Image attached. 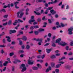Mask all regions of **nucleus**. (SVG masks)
<instances>
[{
	"instance_id": "47",
	"label": "nucleus",
	"mask_w": 73,
	"mask_h": 73,
	"mask_svg": "<svg viewBox=\"0 0 73 73\" xmlns=\"http://www.w3.org/2000/svg\"><path fill=\"white\" fill-rule=\"evenodd\" d=\"M7 24L8 22H7L3 24V25L4 26H6V25H7Z\"/></svg>"
},
{
	"instance_id": "60",
	"label": "nucleus",
	"mask_w": 73,
	"mask_h": 73,
	"mask_svg": "<svg viewBox=\"0 0 73 73\" xmlns=\"http://www.w3.org/2000/svg\"><path fill=\"white\" fill-rule=\"evenodd\" d=\"M60 55V54L57 53L56 54V56H59Z\"/></svg>"
},
{
	"instance_id": "48",
	"label": "nucleus",
	"mask_w": 73,
	"mask_h": 73,
	"mask_svg": "<svg viewBox=\"0 0 73 73\" xmlns=\"http://www.w3.org/2000/svg\"><path fill=\"white\" fill-rule=\"evenodd\" d=\"M70 46H73V41H72L70 42Z\"/></svg>"
},
{
	"instance_id": "37",
	"label": "nucleus",
	"mask_w": 73,
	"mask_h": 73,
	"mask_svg": "<svg viewBox=\"0 0 73 73\" xmlns=\"http://www.w3.org/2000/svg\"><path fill=\"white\" fill-rule=\"evenodd\" d=\"M50 44V43H47L46 44H44V46H48V45H49V44Z\"/></svg>"
},
{
	"instance_id": "43",
	"label": "nucleus",
	"mask_w": 73,
	"mask_h": 73,
	"mask_svg": "<svg viewBox=\"0 0 73 73\" xmlns=\"http://www.w3.org/2000/svg\"><path fill=\"white\" fill-rule=\"evenodd\" d=\"M51 58H56V56L55 55H52L51 56Z\"/></svg>"
},
{
	"instance_id": "62",
	"label": "nucleus",
	"mask_w": 73,
	"mask_h": 73,
	"mask_svg": "<svg viewBox=\"0 0 73 73\" xmlns=\"http://www.w3.org/2000/svg\"><path fill=\"white\" fill-rule=\"evenodd\" d=\"M53 4V1H52L51 2H49L48 3V4L49 5H50V4Z\"/></svg>"
},
{
	"instance_id": "17",
	"label": "nucleus",
	"mask_w": 73,
	"mask_h": 73,
	"mask_svg": "<svg viewBox=\"0 0 73 73\" xmlns=\"http://www.w3.org/2000/svg\"><path fill=\"white\" fill-rule=\"evenodd\" d=\"M61 66V64H58L57 65H56V68H59L60 66Z\"/></svg>"
},
{
	"instance_id": "9",
	"label": "nucleus",
	"mask_w": 73,
	"mask_h": 73,
	"mask_svg": "<svg viewBox=\"0 0 73 73\" xmlns=\"http://www.w3.org/2000/svg\"><path fill=\"white\" fill-rule=\"evenodd\" d=\"M13 62L14 64H17V62H21V61L19 60H18L17 59L16 60V61H13Z\"/></svg>"
},
{
	"instance_id": "24",
	"label": "nucleus",
	"mask_w": 73,
	"mask_h": 73,
	"mask_svg": "<svg viewBox=\"0 0 73 73\" xmlns=\"http://www.w3.org/2000/svg\"><path fill=\"white\" fill-rule=\"evenodd\" d=\"M12 72H14L15 70V66H13L12 67Z\"/></svg>"
},
{
	"instance_id": "18",
	"label": "nucleus",
	"mask_w": 73,
	"mask_h": 73,
	"mask_svg": "<svg viewBox=\"0 0 73 73\" xmlns=\"http://www.w3.org/2000/svg\"><path fill=\"white\" fill-rule=\"evenodd\" d=\"M17 23H19V22L17 21V20H15V22L13 24V25H17Z\"/></svg>"
},
{
	"instance_id": "51",
	"label": "nucleus",
	"mask_w": 73,
	"mask_h": 73,
	"mask_svg": "<svg viewBox=\"0 0 73 73\" xmlns=\"http://www.w3.org/2000/svg\"><path fill=\"white\" fill-rule=\"evenodd\" d=\"M66 50H69V46H67L66 47Z\"/></svg>"
},
{
	"instance_id": "14",
	"label": "nucleus",
	"mask_w": 73,
	"mask_h": 73,
	"mask_svg": "<svg viewBox=\"0 0 73 73\" xmlns=\"http://www.w3.org/2000/svg\"><path fill=\"white\" fill-rule=\"evenodd\" d=\"M61 40V38H59L57 39V40H56V43H59V42H60Z\"/></svg>"
},
{
	"instance_id": "3",
	"label": "nucleus",
	"mask_w": 73,
	"mask_h": 73,
	"mask_svg": "<svg viewBox=\"0 0 73 73\" xmlns=\"http://www.w3.org/2000/svg\"><path fill=\"white\" fill-rule=\"evenodd\" d=\"M21 66L23 67V68L21 70V72H24V71H26V70H27V68L25 67V64H22Z\"/></svg>"
},
{
	"instance_id": "30",
	"label": "nucleus",
	"mask_w": 73,
	"mask_h": 73,
	"mask_svg": "<svg viewBox=\"0 0 73 73\" xmlns=\"http://www.w3.org/2000/svg\"><path fill=\"white\" fill-rule=\"evenodd\" d=\"M55 72L56 73H59L60 71L59 70V69H56L55 70Z\"/></svg>"
},
{
	"instance_id": "23",
	"label": "nucleus",
	"mask_w": 73,
	"mask_h": 73,
	"mask_svg": "<svg viewBox=\"0 0 73 73\" xmlns=\"http://www.w3.org/2000/svg\"><path fill=\"white\" fill-rule=\"evenodd\" d=\"M51 65L52 68H54V65H55V63L54 62H52L51 63Z\"/></svg>"
},
{
	"instance_id": "10",
	"label": "nucleus",
	"mask_w": 73,
	"mask_h": 73,
	"mask_svg": "<svg viewBox=\"0 0 73 73\" xmlns=\"http://www.w3.org/2000/svg\"><path fill=\"white\" fill-rule=\"evenodd\" d=\"M12 21L11 20H9L7 23V24L9 25H12Z\"/></svg>"
},
{
	"instance_id": "64",
	"label": "nucleus",
	"mask_w": 73,
	"mask_h": 73,
	"mask_svg": "<svg viewBox=\"0 0 73 73\" xmlns=\"http://www.w3.org/2000/svg\"><path fill=\"white\" fill-rule=\"evenodd\" d=\"M14 54L13 53H11L10 54V56H13V55H14Z\"/></svg>"
},
{
	"instance_id": "53",
	"label": "nucleus",
	"mask_w": 73,
	"mask_h": 73,
	"mask_svg": "<svg viewBox=\"0 0 73 73\" xmlns=\"http://www.w3.org/2000/svg\"><path fill=\"white\" fill-rule=\"evenodd\" d=\"M15 44H16V42L14 41L12 42L11 43V44L12 45H15Z\"/></svg>"
},
{
	"instance_id": "38",
	"label": "nucleus",
	"mask_w": 73,
	"mask_h": 73,
	"mask_svg": "<svg viewBox=\"0 0 73 73\" xmlns=\"http://www.w3.org/2000/svg\"><path fill=\"white\" fill-rule=\"evenodd\" d=\"M48 22L49 24H51V23H52V21H51V20L50 19H48Z\"/></svg>"
},
{
	"instance_id": "22",
	"label": "nucleus",
	"mask_w": 73,
	"mask_h": 73,
	"mask_svg": "<svg viewBox=\"0 0 73 73\" xmlns=\"http://www.w3.org/2000/svg\"><path fill=\"white\" fill-rule=\"evenodd\" d=\"M3 66V62L2 61H0V68H2Z\"/></svg>"
},
{
	"instance_id": "57",
	"label": "nucleus",
	"mask_w": 73,
	"mask_h": 73,
	"mask_svg": "<svg viewBox=\"0 0 73 73\" xmlns=\"http://www.w3.org/2000/svg\"><path fill=\"white\" fill-rule=\"evenodd\" d=\"M58 63H60V64H64L65 62L63 61H60V62H58Z\"/></svg>"
},
{
	"instance_id": "32",
	"label": "nucleus",
	"mask_w": 73,
	"mask_h": 73,
	"mask_svg": "<svg viewBox=\"0 0 73 73\" xmlns=\"http://www.w3.org/2000/svg\"><path fill=\"white\" fill-rule=\"evenodd\" d=\"M46 19H45V16H43V17L42 18V20L44 21V20H46Z\"/></svg>"
},
{
	"instance_id": "16",
	"label": "nucleus",
	"mask_w": 73,
	"mask_h": 73,
	"mask_svg": "<svg viewBox=\"0 0 73 73\" xmlns=\"http://www.w3.org/2000/svg\"><path fill=\"white\" fill-rule=\"evenodd\" d=\"M22 39L24 41H27V38L26 36H24L23 37Z\"/></svg>"
},
{
	"instance_id": "21",
	"label": "nucleus",
	"mask_w": 73,
	"mask_h": 73,
	"mask_svg": "<svg viewBox=\"0 0 73 73\" xmlns=\"http://www.w3.org/2000/svg\"><path fill=\"white\" fill-rule=\"evenodd\" d=\"M10 32H11L12 33H16V31L15 30H10Z\"/></svg>"
},
{
	"instance_id": "46",
	"label": "nucleus",
	"mask_w": 73,
	"mask_h": 73,
	"mask_svg": "<svg viewBox=\"0 0 73 73\" xmlns=\"http://www.w3.org/2000/svg\"><path fill=\"white\" fill-rule=\"evenodd\" d=\"M34 26H31L30 28V29L31 30H33L34 29Z\"/></svg>"
},
{
	"instance_id": "26",
	"label": "nucleus",
	"mask_w": 73,
	"mask_h": 73,
	"mask_svg": "<svg viewBox=\"0 0 73 73\" xmlns=\"http://www.w3.org/2000/svg\"><path fill=\"white\" fill-rule=\"evenodd\" d=\"M72 54H73V53L72 52H70L68 54V56H72Z\"/></svg>"
},
{
	"instance_id": "40",
	"label": "nucleus",
	"mask_w": 73,
	"mask_h": 73,
	"mask_svg": "<svg viewBox=\"0 0 73 73\" xmlns=\"http://www.w3.org/2000/svg\"><path fill=\"white\" fill-rule=\"evenodd\" d=\"M18 23H23V21H22L20 19H18Z\"/></svg>"
},
{
	"instance_id": "54",
	"label": "nucleus",
	"mask_w": 73,
	"mask_h": 73,
	"mask_svg": "<svg viewBox=\"0 0 73 73\" xmlns=\"http://www.w3.org/2000/svg\"><path fill=\"white\" fill-rule=\"evenodd\" d=\"M23 32L22 31H20L19 32V34H20V35H23Z\"/></svg>"
},
{
	"instance_id": "52",
	"label": "nucleus",
	"mask_w": 73,
	"mask_h": 73,
	"mask_svg": "<svg viewBox=\"0 0 73 73\" xmlns=\"http://www.w3.org/2000/svg\"><path fill=\"white\" fill-rule=\"evenodd\" d=\"M44 6L46 7H48V4L45 3L44 4Z\"/></svg>"
},
{
	"instance_id": "20",
	"label": "nucleus",
	"mask_w": 73,
	"mask_h": 73,
	"mask_svg": "<svg viewBox=\"0 0 73 73\" xmlns=\"http://www.w3.org/2000/svg\"><path fill=\"white\" fill-rule=\"evenodd\" d=\"M36 65L38 68H40V69L42 68V66H41V65H40V64H37Z\"/></svg>"
},
{
	"instance_id": "15",
	"label": "nucleus",
	"mask_w": 73,
	"mask_h": 73,
	"mask_svg": "<svg viewBox=\"0 0 73 73\" xmlns=\"http://www.w3.org/2000/svg\"><path fill=\"white\" fill-rule=\"evenodd\" d=\"M3 12L4 13H5L6 12V11H5V10L4 9H2L0 10V12L1 13Z\"/></svg>"
},
{
	"instance_id": "36",
	"label": "nucleus",
	"mask_w": 73,
	"mask_h": 73,
	"mask_svg": "<svg viewBox=\"0 0 73 73\" xmlns=\"http://www.w3.org/2000/svg\"><path fill=\"white\" fill-rule=\"evenodd\" d=\"M24 15V13L22 12L20 14V17L21 18Z\"/></svg>"
},
{
	"instance_id": "34",
	"label": "nucleus",
	"mask_w": 73,
	"mask_h": 73,
	"mask_svg": "<svg viewBox=\"0 0 73 73\" xmlns=\"http://www.w3.org/2000/svg\"><path fill=\"white\" fill-rule=\"evenodd\" d=\"M53 9V7H48V9L47 8V9H48V11L49 10H50L51 9Z\"/></svg>"
},
{
	"instance_id": "27",
	"label": "nucleus",
	"mask_w": 73,
	"mask_h": 73,
	"mask_svg": "<svg viewBox=\"0 0 73 73\" xmlns=\"http://www.w3.org/2000/svg\"><path fill=\"white\" fill-rule=\"evenodd\" d=\"M34 28L35 29H37L38 28H39V27H38V26L37 25L34 26Z\"/></svg>"
},
{
	"instance_id": "55",
	"label": "nucleus",
	"mask_w": 73,
	"mask_h": 73,
	"mask_svg": "<svg viewBox=\"0 0 73 73\" xmlns=\"http://www.w3.org/2000/svg\"><path fill=\"white\" fill-rule=\"evenodd\" d=\"M45 55H43L42 56H41V57H42V59H44V57H45Z\"/></svg>"
},
{
	"instance_id": "1",
	"label": "nucleus",
	"mask_w": 73,
	"mask_h": 73,
	"mask_svg": "<svg viewBox=\"0 0 73 73\" xmlns=\"http://www.w3.org/2000/svg\"><path fill=\"white\" fill-rule=\"evenodd\" d=\"M50 12L51 13L48 14V16H52V15H54L56 14V11H54V10L53 9L51 10H50Z\"/></svg>"
},
{
	"instance_id": "45",
	"label": "nucleus",
	"mask_w": 73,
	"mask_h": 73,
	"mask_svg": "<svg viewBox=\"0 0 73 73\" xmlns=\"http://www.w3.org/2000/svg\"><path fill=\"white\" fill-rule=\"evenodd\" d=\"M19 44L21 45H23V42L21 40H19Z\"/></svg>"
},
{
	"instance_id": "5",
	"label": "nucleus",
	"mask_w": 73,
	"mask_h": 73,
	"mask_svg": "<svg viewBox=\"0 0 73 73\" xmlns=\"http://www.w3.org/2000/svg\"><path fill=\"white\" fill-rule=\"evenodd\" d=\"M52 70V68H51V67L49 66L48 67V68H47L45 72L46 73H48L49 72V70Z\"/></svg>"
},
{
	"instance_id": "7",
	"label": "nucleus",
	"mask_w": 73,
	"mask_h": 73,
	"mask_svg": "<svg viewBox=\"0 0 73 73\" xmlns=\"http://www.w3.org/2000/svg\"><path fill=\"white\" fill-rule=\"evenodd\" d=\"M28 63L29 65H33V62H31V60L29 59L28 60Z\"/></svg>"
},
{
	"instance_id": "11",
	"label": "nucleus",
	"mask_w": 73,
	"mask_h": 73,
	"mask_svg": "<svg viewBox=\"0 0 73 73\" xmlns=\"http://www.w3.org/2000/svg\"><path fill=\"white\" fill-rule=\"evenodd\" d=\"M42 40H43V39L42 38H38L37 40V41H39L40 42H42Z\"/></svg>"
},
{
	"instance_id": "25",
	"label": "nucleus",
	"mask_w": 73,
	"mask_h": 73,
	"mask_svg": "<svg viewBox=\"0 0 73 73\" xmlns=\"http://www.w3.org/2000/svg\"><path fill=\"white\" fill-rule=\"evenodd\" d=\"M32 68L33 70H37L38 69V68L36 67H33Z\"/></svg>"
},
{
	"instance_id": "44",
	"label": "nucleus",
	"mask_w": 73,
	"mask_h": 73,
	"mask_svg": "<svg viewBox=\"0 0 73 73\" xmlns=\"http://www.w3.org/2000/svg\"><path fill=\"white\" fill-rule=\"evenodd\" d=\"M30 48V46H29V45H27L26 46V48L27 49H29V48Z\"/></svg>"
},
{
	"instance_id": "61",
	"label": "nucleus",
	"mask_w": 73,
	"mask_h": 73,
	"mask_svg": "<svg viewBox=\"0 0 73 73\" xmlns=\"http://www.w3.org/2000/svg\"><path fill=\"white\" fill-rule=\"evenodd\" d=\"M2 41L3 43H5V39H3L2 40Z\"/></svg>"
},
{
	"instance_id": "33",
	"label": "nucleus",
	"mask_w": 73,
	"mask_h": 73,
	"mask_svg": "<svg viewBox=\"0 0 73 73\" xmlns=\"http://www.w3.org/2000/svg\"><path fill=\"white\" fill-rule=\"evenodd\" d=\"M34 33L35 35H38V32L36 31H35Z\"/></svg>"
},
{
	"instance_id": "35",
	"label": "nucleus",
	"mask_w": 73,
	"mask_h": 73,
	"mask_svg": "<svg viewBox=\"0 0 73 73\" xmlns=\"http://www.w3.org/2000/svg\"><path fill=\"white\" fill-rule=\"evenodd\" d=\"M37 21L38 22H40V21H41V18H38Z\"/></svg>"
},
{
	"instance_id": "2",
	"label": "nucleus",
	"mask_w": 73,
	"mask_h": 73,
	"mask_svg": "<svg viewBox=\"0 0 73 73\" xmlns=\"http://www.w3.org/2000/svg\"><path fill=\"white\" fill-rule=\"evenodd\" d=\"M35 21H36L35 19L29 20V23L30 24H32V23H33V22H34L33 23V25H36L37 24V22Z\"/></svg>"
},
{
	"instance_id": "6",
	"label": "nucleus",
	"mask_w": 73,
	"mask_h": 73,
	"mask_svg": "<svg viewBox=\"0 0 73 73\" xmlns=\"http://www.w3.org/2000/svg\"><path fill=\"white\" fill-rule=\"evenodd\" d=\"M53 50V48H51V49H49L48 48L46 49V52L48 53H49L52 50Z\"/></svg>"
},
{
	"instance_id": "59",
	"label": "nucleus",
	"mask_w": 73,
	"mask_h": 73,
	"mask_svg": "<svg viewBox=\"0 0 73 73\" xmlns=\"http://www.w3.org/2000/svg\"><path fill=\"white\" fill-rule=\"evenodd\" d=\"M69 5H67V6L66 7V9H69Z\"/></svg>"
},
{
	"instance_id": "31",
	"label": "nucleus",
	"mask_w": 73,
	"mask_h": 73,
	"mask_svg": "<svg viewBox=\"0 0 73 73\" xmlns=\"http://www.w3.org/2000/svg\"><path fill=\"white\" fill-rule=\"evenodd\" d=\"M43 31H44V29H39V32H42Z\"/></svg>"
},
{
	"instance_id": "63",
	"label": "nucleus",
	"mask_w": 73,
	"mask_h": 73,
	"mask_svg": "<svg viewBox=\"0 0 73 73\" xmlns=\"http://www.w3.org/2000/svg\"><path fill=\"white\" fill-rule=\"evenodd\" d=\"M19 53H23L24 52V51L23 50H20L19 51Z\"/></svg>"
},
{
	"instance_id": "56",
	"label": "nucleus",
	"mask_w": 73,
	"mask_h": 73,
	"mask_svg": "<svg viewBox=\"0 0 73 73\" xmlns=\"http://www.w3.org/2000/svg\"><path fill=\"white\" fill-rule=\"evenodd\" d=\"M60 24L61 25V26L62 27H64L65 26V25L62 23H61Z\"/></svg>"
},
{
	"instance_id": "4",
	"label": "nucleus",
	"mask_w": 73,
	"mask_h": 73,
	"mask_svg": "<svg viewBox=\"0 0 73 73\" xmlns=\"http://www.w3.org/2000/svg\"><path fill=\"white\" fill-rule=\"evenodd\" d=\"M73 31V27H71L70 28H69L68 29V31L69 32V35H72L73 34V32L72 31Z\"/></svg>"
},
{
	"instance_id": "28",
	"label": "nucleus",
	"mask_w": 73,
	"mask_h": 73,
	"mask_svg": "<svg viewBox=\"0 0 73 73\" xmlns=\"http://www.w3.org/2000/svg\"><path fill=\"white\" fill-rule=\"evenodd\" d=\"M64 59H65V57L63 56L61 58L59 59V60L61 61V60H64Z\"/></svg>"
},
{
	"instance_id": "39",
	"label": "nucleus",
	"mask_w": 73,
	"mask_h": 73,
	"mask_svg": "<svg viewBox=\"0 0 73 73\" xmlns=\"http://www.w3.org/2000/svg\"><path fill=\"white\" fill-rule=\"evenodd\" d=\"M5 46H6L5 45H0V48H5Z\"/></svg>"
},
{
	"instance_id": "49",
	"label": "nucleus",
	"mask_w": 73,
	"mask_h": 73,
	"mask_svg": "<svg viewBox=\"0 0 73 73\" xmlns=\"http://www.w3.org/2000/svg\"><path fill=\"white\" fill-rule=\"evenodd\" d=\"M8 15H5L3 17H4V18H7V17H8Z\"/></svg>"
},
{
	"instance_id": "29",
	"label": "nucleus",
	"mask_w": 73,
	"mask_h": 73,
	"mask_svg": "<svg viewBox=\"0 0 73 73\" xmlns=\"http://www.w3.org/2000/svg\"><path fill=\"white\" fill-rule=\"evenodd\" d=\"M52 46L54 47H56V44H55L54 43H53L52 44Z\"/></svg>"
},
{
	"instance_id": "41",
	"label": "nucleus",
	"mask_w": 73,
	"mask_h": 73,
	"mask_svg": "<svg viewBox=\"0 0 73 73\" xmlns=\"http://www.w3.org/2000/svg\"><path fill=\"white\" fill-rule=\"evenodd\" d=\"M19 2H15L14 3L15 6H17V4H19Z\"/></svg>"
},
{
	"instance_id": "13",
	"label": "nucleus",
	"mask_w": 73,
	"mask_h": 73,
	"mask_svg": "<svg viewBox=\"0 0 73 73\" xmlns=\"http://www.w3.org/2000/svg\"><path fill=\"white\" fill-rule=\"evenodd\" d=\"M6 38H7V41L8 42H10L11 41V40H10V37H9V36H6L5 37Z\"/></svg>"
},
{
	"instance_id": "8",
	"label": "nucleus",
	"mask_w": 73,
	"mask_h": 73,
	"mask_svg": "<svg viewBox=\"0 0 73 73\" xmlns=\"http://www.w3.org/2000/svg\"><path fill=\"white\" fill-rule=\"evenodd\" d=\"M62 43H63V44H61V43H59V44H60V45H61L62 46H64L65 45H66V43L64 42L63 43V42H62Z\"/></svg>"
},
{
	"instance_id": "50",
	"label": "nucleus",
	"mask_w": 73,
	"mask_h": 73,
	"mask_svg": "<svg viewBox=\"0 0 73 73\" xmlns=\"http://www.w3.org/2000/svg\"><path fill=\"white\" fill-rule=\"evenodd\" d=\"M48 36L49 37H50L52 36V34L50 33H49L48 35Z\"/></svg>"
},
{
	"instance_id": "42",
	"label": "nucleus",
	"mask_w": 73,
	"mask_h": 73,
	"mask_svg": "<svg viewBox=\"0 0 73 73\" xmlns=\"http://www.w3.org/2000/svg\"><path fill=\"white\" fill-rule=\"evenodd\" d=\"M48 9H47L46 11H45V14L46 15H47V14H48Z\"/></svg>"
},
{
	"instance_id": "19",
	"label": "nucleus",
	"mask_w": 73,
	"mask_h": 73,
	"mask_svg": "<svg viewBox=\"0 0 73 73\" xmlns=\"http://www.w3.org/2000/svg\"><path fill=\"white\" fill-rule=\"evenodd\" d=\"M8 63V62L6 61L5 62V63H3V66H6L7 64Z\"/></svg>"
},
{
	"instance_id": "58",
	"label": "nucleus",
	"mask_w": 73,
	"mask_h": 73,
	"mask_svg": "<svg viewBox=\"0 0 73 73\" xmlns=\"http://www.w3.org/2000/svg\"><path fill=\"white\" fill-rule=\"evenodd\" d=\"M55 18H58V15L57 14H56L55 15Z\"/></svg>"
},
{
	"instance_id": "12",
	"label": "nucleus",
	"mask_w": 73,
	"mask_h": 73,
	"mask_svg": "<svg viewBox=\"0 0 73 73\" xmlns=\"http://www.w3.org/2000/svg\"><path fill=\"white\" fill-rule=\"evenodd\" d=\"M34 13H35L36 15H38V16H41V14L39 12H37L36 11H34Z\"/></svg>"
}]
</instances>
